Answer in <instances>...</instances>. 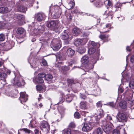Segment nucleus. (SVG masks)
I'll list each match as a JSON object with an SVG mask.
<instances>
[{"instance_id": "obj_1", "label": "nucleus", "mask_w": 134, "mask_h": 134, "mask_svg": "<svg viewBox=\"0 0 134 134\" xmlns=\"http://www.w3.org/2000/svg\"><path fill=\"white\" fill-rule=\"evenodd\" d=\"M59 24L57 21H53L48 23L47 26L53 29L56 32H58L61 30L60 27H58Z\"/></svg>"}, {"instance_id": "obj_2", "label": "nucleus", "mask_w": 134, "mask_h": 134, "mask_svg": "<svg viewBox=\"0 0 134 134\" xmlns=\"http://www.w3.org/2000/svg\"><path fill=\"white\" fill-rule=\"evenodd\" d=\"M105 121L103 122L102 127L104 132L107 133H108L111 131L114 126L111 122L107 123L106 125L105 124Z\"/></svg>"}, {"instance_id": "obj_3", "label": "nucleus", "mask_w": 134, "mask_h": 134, "mask_svg": "<svg viewBox=\"0 0 134 134\" xmlns=\"http://www.w3.org/2000/svg\"><path fill=\"white\" fill-rule=\"evenodd\" d=\"M63 52H65L66 54L68 57H71L75 54V51L74 49L68 46L64 47L62 49Z\"/></svg>"}, {"instance_id": "obj_4", "label": "nucleus", "mask_w": 134, "mask_h": 134, "mask_svg": "<svg viewBox=\"0 0 134 134\" xmlns=\"http://www.w3.org/2000/svg\"><path fill=\"white\" fill-rule=\"evenodd\" d=\"M25 84L24 80H23L21 76H19L18 77H15L13 83L14 85L19 87L24 85Z\"/></svg>"}, {"instance_id": "obj_5", "label": "nucleus", "mask_w": 134, "mask_h": 134, "mask_svg": "<svg viewBox=\"0 0 134 134\" xmlns=\"http://www.w3.org/2000/svg\"><path fill=\"white\" fill-rule=\"evenodd\" d=\"M93 124V123L91 122L85 123L82 128V130L84 131H88L92 129V127L94 126Z\"/></svg>"}, {"instance_id": "obj_6", "label": "nucleus", "mask_w": 134, "mask_h": 134, "mask_svg": "<svg viewBox=\"0 0 134 134\" xmlns=\"http://www.w3.org/2000/svg\"><path fill=\"white\" fill-rule=\"evenodd\" d=\"M46 16L45 14L42 12H39L35 15V18L39 21H41L45 20Z\"/></svg>"}, {"instance_id": "obj_7", "label": "nucleus", "mask_w": 134, "mask_h": 134, "mask_svg": "<svg viewBox=\"0 0 134 134\" xmlns=\"http://www.w3.org/2000/svg\"><path fill=\"white\" fill-rule=\"evenodd\" d=\"M87 41V40L85 39H76L74 42V44L76 46H83L85 44Z\"/></svg>"}, {"instance_id": "obj_8", "label": "nucleus", "mask_w": 134, "mask_h": 134, "mask_svg": "<svg viewBox=\"0 0 134 134\" xmlns=\"http://www.w3.org/2000/svg\"><path fill=\"white\" fill-rule=\"evenodd\" d=\"M20 96L19 99L20 102L22 104L26 102L27 100V95L25 92H21L20 93Z\"/></svg>"}, {"instance_id": "obj_9", "label": "nucleus", "mask_w": 134, "mask_h": 134, "mask_svg": "<svg viewBox=\"0 0 134 134\" xmlns=\"http://www.w3.org/2000/svg\"><path fill=\"white\" fill-rule=\"evenodd\" d=\"M117 121L119 122H123L126 121V116L125 114L119 112L117 116Z\"/></svg>"}, {"instance_id": "obj_10", "label": "nucleus", "mask_w": 134, "mask_h": 134, "mask_svg": "<svg viewBox=\"0 0 134 134\" xmlns=\"http://www.w3.org/2000/svg\"><path fill=\"white\" fill-rule=\"evenodd\" d=\"M37 25H35V26H34V36L40 35L43 32V28H42V29H41L42 28L41 26H39L37 28Z\"/></svg>"}, {"instance_id": "obj_11", "label": "nucleus", "mask_w": 134, "mask_h": 134, "mask_svg": "<svg viewBox=\"0 0 134 134\" xmlns=\"http://www.w3.org/2000/svg\"><path fill=\"white\" fill-rule=\"evenodd\" d=\"M11 44L10 45V47L8 48H7V44H5L4 43L0 44V51H1L4 50L6 49L9 50L11 49L12 47L14 46V43L13 41H11Z\"/></svg>"}, {"instance_id": "obj_12", "label": "nucleus", "mask_w": 134, "mask_h": 134, "mask_svg": "<svg viewBox=\"0 0 134 134\" xmlns=\"http://www.w3.org/2000/svg\"><path fill=\"white\" fill-rule=\"evenodd\" d=\"M41 127L42 129L48 132L50 130V126L48 123L46 122H42L41 125Z\"/></svg>"}, {"instance_id": "obj_13", "label": "nucleus", "mask_w": 134, "mask_h": 134, "mask_svg": "<svg viewBox=\"0 0 134 134\" xmlns=\"http://www.w3.org/2000/svg\"><path fill=\"white\" fill-rule=\"evenodd\" d=\"M94 117L96 120L98 121L103 116V111L102 110L100 109L97 110L95 113Z\"/></svg>"}, {"instance_id": "obj_14", "label": "nucleus", "mask_w": 134, "mask_h": 134, "mask_svg": "<svg viewBox=\"0 0 134 134\" xmlns=\"http://www.w3.org/2000/svg\"><path fill=\"white\" fill-rule=\"evenodd\" d=\"M54 113L55 114H58V118L57 119V121H60L64 116V111H62L60 108L58 109V110H55Z\"/></svg>"}, {"instance_id": "obj_15", "label": "nucleus", "mask_w": 134, "mask_h": 134, "mask_svg": "<svg viewBox=\"0 0 134 134\" xmlns=\"http://www.w3.org/2000/svg\"><path fill=\"white\" fill-rule=\"evenodd\" d=\"M63 33L61 36V38L63 40H66L69 38L70 35L69 33L68 29H64L63 30Z\"/></svg>"}, {"instance_id": "obj_16", "label": "nucleus", "mask_w": 134, "mask_h": 134, "mask_svg": "<svg viewBox=\"0 0 134 134\" xmlns=\"http://www.w3.org/2000/svg\"><path fill=\"white\" fill-rule=\"evenodd\" d=\"M90 2H93L96 1V3H94V5L97 7H101L104 3V1L103 0H90Z\"/></svg>"}, {"instance_id": "obj_17", "label": "nucleus", "mask_w": 134, "mask_h": 134, "mask_svg": "<svg viewBox=\"0 0 134 134\" xmlns=\"http://www.w3.org/2000/svg\"><path fill=\"white\" fill-rule=\"evenodd\" d=\"M122 125L118 126L116 129L114 130L113 131V134H120V131L121 130H124Z\"/></svg>"}, {"instance_id": "obj_18", "label": "nucleus", "mask_w": 134, "mask_h": 134, "mask_svg": "<svg viewBox=\"0 0 134 134\" xmlns=\"http://www.w3.org/2000/svg\"><path fill=\"white\" fill-rule=\"evenodd\" d=\"M72 32L75 36H77L81 33V31L79 28L75 27L73 29Z\"/></svg>"}, {"instance_id": "obj_19", "label": "nucleus", "mask_w": 134, "mask_h": 134, "mask_svg": "<svg viewBox=\"0 0 134 134\" xmlns=\"http://www.w3.org/2000/svg\"><path fill=\"white\" fill-rule=\"evenodd\" d=\"M81 61L82 64L84 65L87 64L89 61L88 57L87 56L85 55L83 57Z\"/></svg>"}, {"instance_id": "obj_20", "label": "nucleus", "mask_w": 134, "mask_h": 134, "mask_svg": "<svg viewBox=\"0 0 134 134\" xmlns=\"http://www.w3.org/2000/svg\"><path fill=\"white\" fill-rule=\"evenodd\" d=\"M14 16L17 19L21 21H24L25 19L24 16L20 14H15Z\"/></svg>"}, {"instance_id": "obj_21", "label": "nucleus", "mask_w": 134, "mask_h": 134, "mask_svg": "<svg viewBox=\"0 0 134 134\" xmlns=\"http://www.w3.org/2000/svg\"><path fill=\"white\" fill-rule=\"evenodd\" d=\"M80 108L82 109L85 110L87 109L86 102H81L80 104Z\"/></svg>"}, {"instance_id": "obj_22", "label": "nucleus", "mask_w": 134, "mask_h": 134, "mask_svg": "<svg viewBox=\"0 0 134 134\" xmlns=\"http://www.w3.org/2000/svg\"><path fill=\"white\" fill-rule=\"evenodd\" d=\"M33 81L35 83H41L44 82V81L43 79L38 77L35 79H34Z\"/></svg>"}, {"instance_id": "obj_23", "label": "nucleus", "mask_w": 134, "mask_h": 134, "mask_svg": "<svg viewBox=\"0 0 134 134\" xmlns=\"http://www.w3.org/2000/svg\"><path fill=\"white\" fill-rule=\"evenodd\" d=\"M61 42L60 41H58V43L53 46V49L55 51H57L61 47Z\"/></svg>"}, {"instance_id": "obj_24", "label": "nucleus", "mask_w": 134, "mask_h": 134, "mask_svg": "<svg viewBox=\"0 0 134 134\" xmlns=\"http://www.w3.org/2000/svg\"><path fill=\"white\" fill-rule=\"evenodd\" d=\"M105 31H100V33H104L109 31L111 28V25L109 24H107L105 25Z\"/></svg>"}, {"instance_id": "obj_25", "label": "nucleus", "mask_w": 134, "mask_h": 134, "mask_svg": "<svg viewBox=\"0 0 134 134\" xmlns=\"http://www.w3.org/2000/svg\"><path fill=\"white\" fill-rule=\"evenodd\" d=\"M85 68V70L86 71H88L92 69L93 66L91 65H88L87 64L84 65L83 66Z\"/></svg>"}, {"instance_id": "obj_26", "label": "nucleus", "mask_w": 134, "mask_h": 134, "mask_svg": "<svg viewBox=\"0 0 134 134\" xmlns=\"http://www.w3.org/2000/svg\"><path fill=\"white\" fill-rule=\"evenodd\" d=\"M53 78L52 76L50 74L46 75L45 80L49 82H51Z\"/></svg>"}, {"instance_id": "obj_27", "label": "nucleus", "mask_w": 134, "mask_h": 134, "mask_svg": "<svg viewBox=\"0 0 134 134\" xmlns=\"http://www.w3.org/2000/svg\"><path fill=\"white\" fill-rule=\"evenodd\" d=\"M78 51L79 53L82 54L85 52L86 49L83 46H80L78 48Z\"/></svg>"}, {"instance_id": "obj_28", "label": "nucleus", "mask_w": 134, "mask_h": 134, "mask_svg": "<svg viewBox=\"0 0 134 134\" xmlns=\"http://www.w3.org/2000/svg\"><path fill=\"white\" fill-rule=\"evenodd\" d=\"M90 46L91 47L92 46L94 48L96 46L98 47H99V44L98 43H96L95 42L93 41H89Z\"/></svg>"}, {"instance_id": "obj_29", "label": "nucleus", "mask_w": 134, "mask_h": 134, "mask_svg": "<svg viewBox=\"0 0 134 134\" xmlns=\"http://www.w3.org/2000/svg\"><path fill=\"white\" fill-rule=\"evenodd\" d=\"M119 106L122 108H125L127 106V103L126 102L122 101L119 104Z\"/></svg>"}, {"instance_id": "obj_30", "label": "nucleus", "mask_w": 134, "mask_h": 134, "mask_svg": "<svg viewBox=\"0 0 134 134\" xmlns=\"http://www.w3.org/2000/svg\"><path fill=\"white\" fill-rule=\"evenodd\" d=\"M59 69L60 70H61L62 71L64 72V71L68 70L69 68L67 66H62L59 67L58 66Z\"/></svg>"}, {"instance_id": "obj_31", "label": "nucleus", "mask_w": 134, "mask_h": 134, "mask_svg": "<svg viewBox=\"0 0 134 134\" xmlns=\"http://www.w3.org/2000/svg\"><path fill=\"white\" fill-rule=\"evenodd\" d=\"M36 123V121L35 120V119H33L31 121L30 124L29 125V126L31 128H34L35 127V125Z\"/></svg>"}, {"instance_id": "obj_32", "label": "nucleus", "mask_w": 134, "mask_h": 134, "mask_svg": "<svg viewBox=\"0 0 134 134\" xmlns=\"http://www.w3.org/2000/svg\"><path fill=\"white\" fill-rule=\"evenodd\" d=\"M103 132V131L100 128H97L93 133V134H102Z\"/></svg>"}, {"instance_id": "obj_33", "label": "nucleus", "mask_w": 134, "mask_h": 134, "mask_svg": "<svg viewBox=\"0 0 134 134\" xmlns=\"http://www.w3.org/2000/svg\"><path fill=\"white\" fill-rule=\"evenodd\" d=\"M18 10L22 12H25L27 10V8L24 6L22 5L18 8Z\"/></svg>"}, {"instance_id": "obj_34", "label": "nucleus", "mask_w": 134, "mask_h": 134, "mask_svg": "<svg viewBox=\"0 0 134 134\" xmlns=\"http://www.w3.org/2000/svg\"><path fill=\"white\" fill-rule=\"evenodd\" d=\"M107 120L106 123H111L113 122V121L112 119V117L109 115H108L107 117Z\"/></svg>"}, {"instance_id": "obj_35", "label": "nucleus", "mask_w": 134, "mask_h": 134, "mask_svg": "<svg viewBox=\"0 0 134 134\" xmlns=\"http://www.w3.org/2000/svg\"><path fill=\"white\" fill-rule=\"evenodd\" d=\"M55 14L54 15L55 16V18H57L59 17L61 13L60 12V9L56 10V11L54 12Z\"/></svg>"}, {"instance_id": "obj_36", "label": "nucleus", "mask_w": 134, "mask_h": 134, "mask_svg": "<svg viewBox=\"0 0 134 134\" xmlns=\"http://www.w3.org/2000/svg\"><path fill=\"white\" fill-rule=\"evenodd\" d=\"M121 6L122 4L120 3H117L115 6V7L116 9L115 10H120L121 9Z\"/></svg>"}, {"instance_id": "obj_37", "label": "nucleus", "mask_w": 134, "mask_h": 134, "mask_svg": "<svg viewBox=\"0 0 134 134\" xmlns=\"http://www.w3.org/2000/svg\"><path fill=\"white\" fill-rule=\"evenodd\" d=\"M95 50L94 48L91 47L88 50V53L90 54H92L95 52Z\"/></svg>"}, {"instance_id": "obj_38", "label": "nucleus", "mask_w": 134, "mask_h": 134, "mask_svg": "<svg viewBox=\"0 0 134 134\" xmlns=\"http://www.w3.org/2000/svg\"><path fill=\"white\" fill-rule=\"evenodd\" d=\"M24 31V29L22 28H19L18 29L17 32L18 34H22Z\"/></svg>"}, {"instance_id": "obj_39", "label": "nucleus", "mask_w": 134, "mask_h": 134, "mask_svg": "<svg viewBox=\"0 0 134 134\" xmlns=\"http://www.w3.org/2000/svg\"><path fill=\"white\" fill-rule=\"evenodd\" d=\"M104 3L105 5L107 4L109 7H111L112 5L111 1L109 0L105 1L104 2Z\"/></svg>"}, {"instance_id": "obj_40", "label": "nucleus", "mask_w": 134, "mask_h": 134, "mask_svg": "<svg viewBox=\"0 0 134 134\" xmlns=\"http://www.w3.org/2000/svg\"><path fill=\"white\" fill-rule=\"evenodd\" d=\"M104 105L110 106V107L114 108L115 106V104L113 102H110L107 103L106 104H104Z\"/></svg>"}, {"instance_id": "obj_41", "label": "nucleus", "mask_w": 134, "mask_h": 134, "mask_svg": "<svg viewBox=\"0 0 134 134\" xmlns=\"http://www.w3.org/2000/svg\"><path fill=\"white\" fill-rule=\"evenodd\" d=\"M63 131L64 134H71V130L70 129H64Z\"/></svg>"}, {"instance_id": "obj_42", "label": "nucleus", "mask_w": 134, "mask_h": 134, "mask_svg": "<svg viewBox=\"0 0 134 134\" xmlns=\"http://www.w3.org/2000/svg\"><path fill=\"white\" fill-rule=\"evenodd\" d=\"M28 62L32 66H35L36 65L35 62L33 61V58H32L30 60H28Z\"/></svg>"}, {"instance_id": "obj_43", "label": "nucleus", "mask_w": 134, "mask_h": 134, "mask_svg": "<svg viewBox=\"0 0 134 134\" xmlns=\"http://www.w3.org/2000/svg\"><path fill=\"white\" fill-rule=\"evenodd\" d=\"M46 74L44 73H42L39 74L38 75V77L39 78H43L46 77Z\"/></svg>"}, {"instance_id": "obj_44", "label": "nucleus", "mask_w": 134, "mask_h": 134, "mask_svg": "<svg viewBox=\"0 0 134 134\" xmlns=\"http://www.w3.org/2000/svg\"><path fill=\"white\" fill-rule=\"evenodd\" d=\"M21 130L23 131L24 132H25L26 133H29L31 132V131L30 130L27 128H23L21 129Z\"/></svg>"}, {"instance_id": "obj_45", "label": "nucleus", "mask_w": 134, "mask_h": 134, "mask_svg": "<svg viewBox=\"0 0 134 134\" xmlns=\"http://www.w3.org/2000/svg\"><path fill=\"white\" fill-rule=\"evenodd\" d=\"M7 77V75L6 74L2 73L0 72V78L2 79V78L4 79Z\"/></svg>"}, {"instance_id": "obj_46", "label": "nucleus", "mask_w": 134, "mask_h": 134, "mask_svg": "<svg viewBox=\"0 0 134 134\" xmlns=\"http://www.w3.org/2000/svg\"><path fill=\"white\" fill-rule=\"evenodd\" d=\"M5 39V36L4 35L2 34H0V41H3Z\"/></svg>"}, {"instance_id": "obj_47", "label": "nucleus", "mask_w": 134, "mask_h": 134, "mask_svg": "<svg viewBox=\"0 0 134 134\" xmlns=\"http://www.w3.org/2000/svg\"><path fill=\"white\" fill-rule=\"evenodd\" d=\"M68 5H71L70 7L69 8V9H70L73 8V7L75 5V3H74L73 2L71 1L69 3V4Z\"/></svg>"}, {"instance_id": "obj_48", "label": "nucleus", "mask_w": 134, "mask_h": 134, "mask_svg": "<svg viewBox=\"0 0 134 134\" xmlns=\"http://www.w3.org/2000/svg\"><path fill=\"white\" fill-rule=\"evenodd\" d=\"M113 14V13L112 12L109 11L108 14V17H110L111 19L112 18V15Z\"/></svg>"}, {"instance_id": "obj_49", "label": "nucleus", "mask_w": 134, "mask_h": 134, "mask_svg": "<svg viewBox=\"0 0 134 134\" xmlns=\"http://www.w3.org/2000/svg\"><path fill=\"white\" fill-rule=\"evenodd\" d=\"M74 116L75 118L78 119L80 118V115L79 113L78 112H76L74 114Z\"/></svg>"}, {"instance_id": "obj_50", "label": "nucleus", "mask_w": 134, "mask_h": 134, "mask_svg": "<svg viewBox=\"0 0 134 134\" xmlns=\"http://www.w3.org/2000/svg\"><path fill=\"white\" fill-rule=\"evenodd\" d=\"M69 126L70 127L74 128L75 127V125L74 122H71L70 123Z\"/></svg>"}, {"instance_id": "obj_51", "label": "nucleus", "mask_w": 134, "mask_h": 134, "mask_svg": "<svg viewBox=\"0 0 134 134\" xmlns=\"http://www.w3.org/2000/svg\"><path fill=\"white\" fill-rule=\"evenodd\" d=\"M83 37H86L88 36L89 35L90 32H83Z\"/></svg>"}, {"instance_id": "obj_52", "label": "nucleus", "mask_w": 134, "mask_h": 134, "mask_svg": "<svg viewBox=\"0 0 134 134\" xmlns=\"http://www.w3.org/2000/svg\"><path fill=\"white\" fill-rule=\"evenodd\" d=\"M102 104L101 101L98 102L96 104V106L97 107L100 108L102 107Z\"/></svg>"}, {"instance_id": "obj_53", "label": "nucleus", "mask_w": 134, "mask_h": 134, "mask_svg": "<svg viewBox=\"0 0 134 134\" xmlns=\"http://www.w3.org/2000/svg\"><path fill=\"white\" fill-rule=\"evenodd\" d=\"M36 88L37 91H40L42 89V87L41 85H38L36 86Z\"/></svg>"}, {"instance_id": "obj_54", "label": "nucleus", "mask_w": 134, "mask_h": 134, "mask_svg": "<svg viewBox=\"0 0 134 134\" xmlns=\"http://www.w3.org/2000/svg\"><path fill=\"white\" fill-rule=\"evenodd\" d=\"M3 10L4 11V13H7L10 10H9L7 7H3Z\"/></svg>"}, {"instance_id": "obj_55", "label": "nucleus", "mask_w": 134, "mask_h": 134, "mask_svg": "<svg viewBox=\"0 0 134 134\" xmlns=\"http://www.w3.org/2000/svg\"><path fill=\"white\" fill-rule=\"evenodd\" d=\"M41 62L44 66H46L47 65V61L45 59H43L42 61Z\"/></svg>"}, {"instance_id": "obj_56", "label": "nucleus", "mask_w": 134, "mask_h": 134, "mask_svg": "<svg viewBox=\"0 0 134 134\" xmlns=\"http://www.w3.org/2000/svg\"><path fill=\"white\" fill-rule=\"evenodd\" d=\"M105 25H102L100 29V31H105Z\"/></svg>"}, {"instance_id": "obj_57", "label": "nucleus", "mask_w": 134, "mask_h": 134, "mask_svg": "<svg viewBox=\"0 0 134 134\" xmlns=\"http://www.w3.org/2000/svg\"><path fill=\"white\" fill-rule=\"evenodd\" d=\"M74 12L76 14H82L83 13L82 12H79L78 10H75L74 11Z\"/></svg>"}, {"instance_id": "obj_58", "label": "nucleus", "mask_w": 134, "mask_h": 134, "mask_svg": "<svg viewBox=\"0 0 134 134\" xmlns=\"http://www.w3.org/2000/svg\"><path fill=\"white\" fill-rule=\"evenodd\" d=\"M80 98H81L83 99H85L86 98V97L85 95L83 94H80Z\"/></svg>"}, {"instance_id": "obj_59", "label": "nucleus", "mask_w": 134, "mask_h": 134, "mask_svg": "<svg viewBox=\"0 0 134 134\" xmlns=\"http://www.w3.org/2000/svg\"><path fill=\"white\" fill-rule=\"evenodd\" d=\"M99 37L101 39L103 40L106 38V36L105 35H101L99 36Z\"/></svg>"}, {"instance_id": "obj_60", "label": "nucleus", "mask_w": 134, "mask_h": 134, "mask_svg": "<svg viewBox=\"0 0 134 134\" xmlns=\"http://www.w3.org/2000/svg\"><path fill=\"white\" fill-rule=\"evenodd\" d=\"M130 61L132 63H134V55H132L130 58Z\"/></svg>"}, {"instance_id": "obj_61", "label": "nucleus", "mask_w": 134, "mask_h": 134, "mask_svg": "<svg viewBox=\"0 0 134 134\" xmlns=\"http://www.w3.org/2000/svg\"><path fill=\"white\" fill-rule=\"evenodd\" d=\"M119 92L120 93H122L124 91L123 88L121 87H119Z\"/></svg>"}, {"instance_id": "obj_62", "label": "nucleus", "mask_w": 134, "mask_h": 134, "mask_svg": "<svg viewBox=\"0 0 134 134\" xmlns=\"http://www.w3.org/2000/svg\"><path fill=\"white\" fill-rule=\"evenodd\" d=\"M3 7H2L0 8V13H4V11L3 10Z\"/></svg>"}, {"instance_id": "obj_63", "label": "nucleus", "mask_w": 134, "mask_h": 134, "mask_svg": "<svg viewBox=\"0 0 134 134\" xmlns=\"http://www.w3.org/2000/svg\"><path fill=\"white\" fill-rule=\"evenodd\" d=\"M81 114L82 115L85 116L86 115V112L85 111H82L81 112Z\"/></svg>"}, {"instance_id": "obj_64", "label": "nucleus", "mask_w": 134, "mask_h": 134, "mask_svg": "<svg viewBox=\"0 0 134 134\" xmlns=\"http://www.w3.org/2000/svg\"><path fill=\"white\" fill-rule=\"evenodd\" d=\"M34 131L35 134H37L39 132V131L37 129L35 130Z\"/></svg>"}]
</instances>
